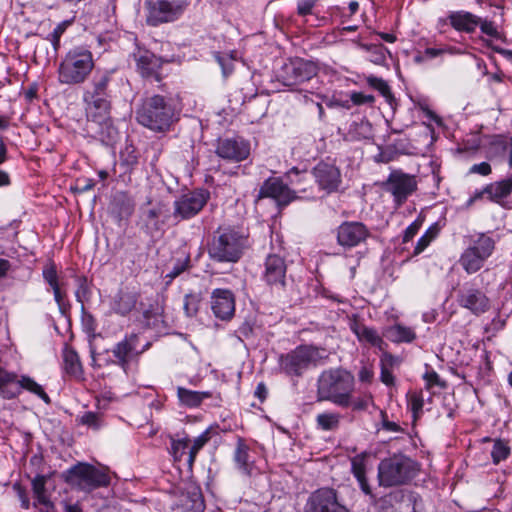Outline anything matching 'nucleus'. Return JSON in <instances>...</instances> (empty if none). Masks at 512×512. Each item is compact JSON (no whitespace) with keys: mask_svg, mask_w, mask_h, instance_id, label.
<instances>
[{"mask_svg":"<svg viewBox=\"0 0 512 512\" xmlns=\"http://www.w3.org/2000/svg\"><path fill=\"white\" fill-rule=\"evenodd\" d=\"M48 480V476L43 474H37L31 482L32 490L35 498L41 504H47L48 499L46 496V483Z\"/></svg>","mask_w":512,"mask_h":512,"instance_id":"47","label":"nucleus"},{"mask_svg":"<svg viewBox=\"0 0 512 512\" xmlns=\"http://www.w3.org/2000/svg\"><path fill=\"white\" fill-rule=\"evenodd\" d=\"M382 188L392 195L395 205L400 207L416 190L417 182L413 176L394 170L383 182Z\"/></svg>","mask_w":512,"mask_h":512,"instance_id":"10","label":"nucleus"},{"mask_svg":"<svg viewBox=\"0 0 512 512\" xmlns=\"http://www.w3.org/2000/svg\"><path fill=\"white\" fill-rule=\"evenodd\" d=\"M458 304L474 315L485 313L490 308V300L483 291L476 288L461 290L457 296Z\"/></svg>","mask_w":512,"mask_h":512,"instance_id":"21","label":"nucleus"},{"mask_svg":"<svg viewBox=\"0 0 512 512\" xmlns=\"http://www.w3.org/2000/svg\"><path fill=\"white\" fill-rule=\"evenodd\" d=\"M507 140L502 137H494L486 151V156L491 161L502 162L507 157Z\"/></svg>","mask_w":512,"mask_h":512,"instance_id":"37","label":"nucleus"},{"mask_svg":"<svg viewBox=\"0 0 512 512\" xmlns=\"http://www.w3.org/2000/svg\"><path fill=\"white\" fill-rule=\"evenodd\" d=\"M95 67L92 52L85 47H74L62 58L57 79L62 85L76 86L85 83Z\"/></svg>","mask_w":512,"mask_h":512,"instance_id":"2","label":"nucleus"},{"mask_svg":"<svg viewBox=\"0 0 512 512\" xmlns=\"http://www.w3.org/2000/svg\"><path fill=\"white\" fill-rule=\"evenodd\" d=\"M191 440L185 436L182 438L170 437L169 453L175 462H180L185 455L188 456Z\"/></svg>","mask_w":512,"mask_h":512,"instance_id":"40","label":"nucleus"},{"mask_svg":"<svg viewBox=\"0 0 512 512\" xmlns=\"http://www.w3.org/2000/svg\"><path fill=\"white\" fill-rule=\"evenodd\" d=\"M366 82L374 90H377L389 104H392V101L394 100V97L391 93L390 87L388 83L379 77H376L374 75H369L366 77Z\"/></svg>","mask_w":512,"mask_h":512,"instance_id":"46","label":"nucleus"},{"mask_svg":"<svg viewBox=\"0 0 512 512\" xmlns=\"http://www.w3.org/2000/svg\"><path fill=\"white\" fill-rule=\"evenodd\" d=\"M85 104L86 114L95 122L105 121L111 109L110 98L82 99Z\"/></svg>","mask_w":512,"mask_h":512,"instance_id":"27","label":"nucleus"},{"mask_svg":"<svg viewBox=\"0 0 512 512\" xmlns=\"http://www.w3.org/2000/svg\"><path fill=\"white\" fill-rule=\"evenodd\" d=\"M77 290H76V298L79 302H83L90 297L91 291L88 279L85 276H77Z\"/></svg>","mask_w":512,"mask_h":512,"instance_id":"53","label":"nucleus"},{"mask_svg":"<svg viewBox=\"0 0 512 512\" xmlns=\"http://www.w3.org/2000/svg\"><path fill=\"white\" fill-rule=\"evenodd\" d=\"M191 258H177L176 261H169L165 264L163 273L165 272L164 279H166V285L180 276L185 271L192 267Z\"/></svg>","mask_w":512,"mask_h":512,"instance_id":"34","label":"nucleus"},{"mask_svg":"<svg viewBox=\"0 0 512 512\" xmlns=\"http://www.w3.org/2000/svg\"><path fill=\"white\" fill-rule=\"evenodd\" d=\"M487 192L489 201L504 205L505 199L512 193V175L488 184Z\"/></svg>","mask_w":512,"mask_h":512,"instance_id":"30","label":"nucleus"},{"mask_svg":"<svg viewBox=\"0 0 512 512\" xmlns=\"http://www.w3.org/2000/svg\"><path fill=\"white\" fill-rule=\"evenodd\" d=\"M69 21H63L59 23L54 30L48 35V40L52 43L55 50L60 46V38L67 29Z\"/></svg>","mask_w":512,"mask_h":512,"instance_id":"57","label":"nucleus"},{"mask_svg":"<svg viewBox=\"0 0 512 512\" xmlns=\"http://www.w3.org/2000/svg\"><path fill=\"white\" fill-rule=\"evenodd\" d=\"M510 454V447L508 444L502 440H496L494 442L491 457L494 464L500 463L502 460H505Z\"/></svg>","mask_w":512,"mask_h":512,"instance_id":"50","label":"nucleus"},{"mask_svg":"<svg viewBox=\"0 0 512 512\" xmlns=\"http://www.w3.org/2000/svg\"><path fill=\"white\" fill-rule=\"evenodd\" d=\"M62 478L71 487L85 492L110 484V476L105 471L85 462H78L64 471Z\"/></svg>","mask_w":512,"mask_h":512,"instance_id":"7","label":"nucleus"},{"mask_svg":"<svg viewBox=\"0 0 512 512\" xmlns=\"http://www.w3.org/2000/svg\"><path fill=\"white\" fill-rule=\"evenodd\" d=\"M200 298L196 294H187L184 298V310L187 316H195L199 310Z\"/></svg>","mask_w":512,"mask_h":512,"instance_id":"55","label":"nucleus"},{"mask_svg":"<svg viewBox=\"0 0 512 512\" xmlns=\"http://www.w3.org/2000/svg\"><path fill=\"white\" fill-rule=\"evenodd\" d=\"M177 396L181 404L195 408L200 406L205 399L211 398L212 393L210 391H193L184 387H178Z\"/></svg>","mask_w":512,"mask_h":512,"instance_id":"32","label":"nucleus"},{"mask_svg":"<svg viewBox=\"0 0 512 512\" xmlns=\"http://www.w3.org/2000/svg\"><path fill=\"white\" fill-rule=\"evenodd\" d=\"M341 418L338 412H323L316 416V425L323 431H335L340 426Z\"/></svg>","mask_w":512,"mask_h":512,"instance_id":"38","label":"nucleus"},{"mask_svg":"<svg viewBox=\"0 0 512 512\" xmlns=\"http://www.w3.org/2000/svg\"><path fill=\"white\" fill-rule=\"evenodd\" d=\"M79 423L98 430L103 424V419L99 413L88 411L79 417Z\"/></svg>","mask_w":512,"mask_h":512,"instance_id":"51","label":"nucleus"},{"mask_svg":"<svg viewBox=\"0 0 512 512\" xmlns=\"http://www.w3.org/2000/svg\"><path fill=\"white\" fill-rule=\"evenodd\" d=\"M304 512H349V510L339 502L335 489L319 488L308 497Z\"/></svg>","mask_w":512,"mask_h":512,"instance_id":"11","label":"nucleus"},{"mask_svg":"<svg viewBox=\"0 0 512 512\" xmlns=\"http://www.w3.org/2000/svg\"><path fill=\"white\" fill-rule=\"evenodd\" d=\"M382 355L380 357V369H388L392 370L394 366H397L401 363V359L398 356H394L389 353L387 349L380 350Z\"/></svg>","mask_w":512,"mask_h":512,"instance_id":"58","label":"nucleus"},{"mask_svg":"<svg viewBox=\"0 0 512 512\" xmlns=\"http://www.w3.org/2000/svg\"><path fill=\"white\" fill-rule=\"evenodd\" d=\"M354 390V375L342 367L322 371L317 380L318 401H330L338 407Z\"/></svg>","mask_w":512,"mask_h":512,"instance_id":"3","label":"nucleus"},{"mask_svg":"<svg viewBox=\"0 0 512 512\" xmlns=\"http://www.w3.org/2000/svg\"><path fill=\"white\" fill-rule=\"evenodd\" d=\"M378 509H393L397 512L416 511L414 496L405 490H393L381 497L377 502Z\"/></svg>","mask_w":512,"mask_h":512,"instance_id":"18","label":"nucleus"},{"mask_svg":"<svg viewBox=\"0 0 512 512\" xmlns=\"http://www.w3.org/2000/svg\"><path fill=\"white\" fill-rule=\"evenodd\" d=\"M134 60L136 62V67L138 72L144 78H154L156 81H160L161 74L160 69L164 60L160 57H157L155 54L150 52L149 50L138 48L136 52H134ZM168 60H165L167 62Z\"/></svg>","mask_w":512,"mask_h":512,"instance_id":"19","label":"nucleus"},{"mask_svg":"<svg viewBox=\"0 0 512 512\" xmlns=\"http://www.w3.org/2000/svg\"><path fill=\"white\" fill-rule=\"evenodd\" d=\"M420 470L419 464L404 454H393L382 459L378 465V481L383 487L409 483Z\"/></svg>","mask_w":512,"mask_h":512,"instance_id":"5","label":"nucleus"},{"mask_svg":"<svg viewBox=\"0 0 512 512\" xmlns=\"http://www.w3.org/2000/svg\"><path fill=\"white\" fill-rule=\"evenodd\" d=\"M408 406L413 413V418L416 420L422 412L424 400L420 393H411L408 396Z\"/></svg>","mask_w":512,"mask_h":512,"instance_id":"54","label":"nucleus"},{"mask_svg":"<svg viewBox=\"0 0 512 512\" xmlns=\"http://www.w3.org/2000/svg\"><path fill=\"white\" fill-rule=\"evenodd\" d=\"M312 174L319 189L328 194L337 191L342 182L340 169L332 162H319Z\"/></svg>","mask_w":512,"mask_h":512,"instance_id":"14","label":"nucleus"},{"mask_svg":"<svg viewBox=\"0 0 512 512\" xmlns=\"http://www.w3.org/2000/svg\"><path fill=\"white\" fill-rule=\"evenodd\" d=\"M495 242L493 238L487 234H479L473 241L470 250L473 256H490L493 252Z\"/></svg>","mask_w":512,"mask_h":512,"instance_id":"36","label":"nucleus"},{"mask_svg":"<svg viewBox=\"0 0 512 512\" xmlns=\"http://www.w3.org/2000/svg\"><path fill=\"white\" fill-rule=\"evenodd\" d=\"M215 59L221 66L224 77L229 76L234 70V62L240 59V55L237 51H231L229 53H216Z\"/></svg>","mask_w":512,"mask_h":512,"instance_id":"45","label":"nucleus"},{"mask_svg":"<svg viewBox=\"0 0 512 512\" xmlns=\"http://www.w3.org/2000/svg\"><path fill=\"white\" fill-rule=\"evenodd\" d=\"M372 403V396L355 397L354 392H350L343 403L339 405L340 408L346 409L351 408L352 411L361 412L366 411L369 404Z\"/></svg>","mask_w":512,"mask_h":512,"instance_id":"41","label":"nucleus"},{"mask_svg":"<svg viewBox=\"0 0 512 512\" xmlns=\"http://www.w3.org/2000/svg\"><path fill=\"white\" fill-rule=\"evenodd\" d=\"M190 5L191 0H145L143 5L145 22L150 27L176 22Z\"/></svg>","mask_w":512,"mask_h":512,"instance_id":"6","label":"nucleus"},{"mask_svg":"<svg viewBox=\"0 0 512 512\" xmlns=\"http://www.w3.org/2000/svg\"><path fill=\"white\" fill-rule=\"evenodd\" d=\"M210 440L209 430H205L202 434L196 437L192 444L189 445L187 465L191 470L193 464L196 460L198 452L205 446V444Z\"/></svg>","mask_w":512,"mask_h":512,"instance_id":"44","label":"nucleus"},{"mask_svg":"<svg viewBox=\"0 0 512 512\" xmlns=\"http://www.w3.org/2000/svg\"><path fill=\"white\" fill-rule=\"evenodd\" d=\"M338 134L348 142L366 141L373 139L374 131L372 124L364 118L352 121L346 131L338 129Z\"/></svg>","mask_w":512,"mask_h":512,"instance_id":"23","label":"nucleus"},{"mask_svg":"<svg viewBox=\"0 0 512 512\" xmlns=\"http://www.w3.org/2000/svg\"><path fill=\"white\" fill-rule=\"evenodd\" d=\"M19 376L0 367V395L4 399H13L19 395Z\"/></svg>","mask_w":512,"mask_h":512,"instance_id":"31","label":"nucleus"},{"mask_svg":"<svg viewBox=\"0 0 512 512\" xmlns=\"http://www.w3.org/2000/svg\"><path fill=\"white\" fill-rule=\"evenodd\" d=\"M350 99L343 102H331L330 106L338 105L346 109H350L352 105H363V104H373L375 101V97L371 94H365L363 92L353 91L350 93Z\"/></svg>","mask_w":512,"mask_h":512,"instance_id":"43","label":"nucleus"},{"mask_svg":"<svg viewBox=\"0 0 512 512\" xmlns=\"http://www.w3.org/2000/svg\"><path fill=\"white\" fill-rule=\"evenodd\" d=\"M439 229L437 225L430 226L427 231L420 237L416 246H415V254L422 253L428 245L436 238L438 235Z\"/></svg>","mask_w":512,"mask_h":512,"instance_id":"48","label":"nucleus"},{"mask_svg":"<svg viewBox=\"0 0 512 512\" xmlns=\"http://www.w3.org/2000/svg\"><path fill=\"white\" fill-rule=\"evenodd\" d=\"M251 153L250 142L243 138H226L220 140L216 147V154L231 162L246 160Z\"/></svg>","mask_w":512,"mask_h":512,"instance_id":"15","label":"nucleus"},{"mask_svg":"<svg viewBox=\"0 0 512 512\" xmlns=\"http://www.w3.org/2000/svg\"><path fill=\"white\" fill-rule=\"evenodd\" d=\"M350 329L360 343L368 344L379 350H385L388 348L387 342L383 339V334H379L375 328L369 327L363 322L354 319L350 323Z\"/></svg>","mask_w":512,"mask_h":512,"instance_id":"22","label":"nucleus"},{"mask_svg":"<svg viewBox=\"0 0 512 512\" xmlns=\"http://www.w3.org/2000/svg\"><path fill=\"white\" fill-rule=\"evenodd\" d=\"M135 114L139 124L155 132L168 131L178 120L174 106L160 95L144 99Z\"/></svg>","mask_w":512,"mask_h":512,"instance_id":"1","label":"nucleus"},{"mask_svg":"<svg viewBox=\"0 0 512 512\" xmlns=\"http://www.w3.org/2000/svg\"><path fill=\"white\" fill-rule=\"evenodd\" d=\"M138 292L129 287L119 289L112 303V309L115 313L125 316L129 314L138 301Z\"/></svg>","mask_w":512,"mask_h":512,"instance_id":"26","label":"nucleus"},{"mask_svg":"<svg viewBox=\"0 0 512 512\" xmlns=\"http://www.w3.org/2000/svg\"><path fill=\"white\" fill-rule=\"evenodd\" d=\"M63 367L64 371L72 377L80 378L82 375V364L77 352L67 346L63 350Z\"/></svg>","mask_w":512,"mask_h":512,"instance_id":"35","label":"nucleus"},{"mask_svg":"<svg viewBox=\"0 0 512 512\" xmlns=\"http://www.w3.org/2000/svg\"><path fill=\"white\" fill-rule=\"evenodd\" d=\"M469 173L487 176L491 173V166L487 162H481L479 164H474L469 169Z\"/></svg>","mask_w":512,"mask_h":512,"instance_id":"64","label":"nucleus"},{"mask_svg":"<svg viewBox=\"0 0 512 512\" xmlns=\"http://www.w3.org/2000/svg\"><path fill=\"white\" fill-rule=\"evenodd\" d=\"M483 260L484 258H460L459 263L468 274H472L483 267Z\"/></svg>","mask_w":512,"mask_h":512,"instance_id":"56","label":"nucleus"},{"mask_svg":"<svg viewBox=\"0 0 512 512\" xmlns=\"http://www.w3.org/2000/svg\"><path fill=\"white\" fill-rule=\"evenodd\" d=\"M351 471L355 478L366 474V466L362 457L356 456L351 460Z\"/></svg>","mask_w":512,"mask_h":512,"instance_id":"61","label":"nucleus"},{"mask_svg":"<svg viewBox=\"0 0 512 512\" xmlns=\"http://www.w3.org/2000/svg\"><path fill=\"white\" fill-rule=\"evenodd\" d=\"M374 378V371L371 365H363L358 372V379L362 383L370 384Z\"/></svg>","mask_w":512,"mask_h":512,"instance_id":"63","label":"nucleus"},{"mask_svg":"<svg viewBox=\"0 0 512 512\" xmlns=\"http://www.w3.org/2000/svg\"><path fill=\"white\" fill-rule=\"evenodd\" d=\"M151 347V342L146 341L141 344L140 336L136 333L125 335L112 348V354L115 357L114 363L118 365L124 373L128 374L133 362L138 363L139 357Z\"/></svg>","mask_w":512,"mask_h":512,"instance_id":"8","label":"nucleus"},{"mask_svg":"<svg viewBox=\"0 0 512 512\" xmlns=\"http://www.w3.org/2000/svg\"><path fill=\"white\" fill-rule=\"evenodd\" d=\"M286 264L284 258H266L264 280L269 286H285Z\"/></svg>","mask_w":512,"mask_h":512,"instance_id":"25","label":"nucleus"},{"mask_svg":"<svg viewBox=\"0 0 512 512\" xmlns=\"http://www.w3.org/2000/svg\"><path fill=\"white\" fill-rule=\"evenodd\" d=\"M248 236L243 230L226 228L215 239L209 249V256H238L249 248Z\"/></svg>","mask_w":512,"mask_h":512,"instance_id":"9","label":"nucleus"},{"mask_svg":"<svg viewBox=\"0 0 512 512\" xmlns=\"http://www.w3.org/2000/svg\"><path fill=\"white\" fill-rule=\"evenodd\" d=\"M328 358L329 352L326 348L302 344L287 353L280 354L278 367L281 373L299 378L310 366H317Z\"/></svg>","mask_w":512,"mask_h":512,"instance_id":"4","label":"nucleus"},{"mask_svg":"<svg viewBox=\"0 0 512 512\" xmlns=\"http://www.w3.org/2000/svg\"><path fill=\"white\" fill-rule=\"evenodd\" d=\"M478 26H480L482 33L497 40L502 39L501 33L498 31L497 26L492 21L482 20L481 18H479Z\"/></svg>","mask_w":512,"mask_h":512,"instance_id":"59","label":"nucleus"},{"mask_svg":"<svg viewBox=\"0 0 512 512\" xmlns=\"http://www.w3.org/2000/svg\"><path fill=\"white\" fill-rule=\"evenodd\" d=\"M250 448L243 438H238L234 451V462L238 470L246 476H251L255 468L254 461L250 459Z\"/></svg>","mask_w":512,"mask_h":512,"instance_id":"28","label":"nucleus"},{"mask_svg":"<svg viewBox=\"0 0 512 512\" xmlns=\"http://www.w3.org/2000/svg\"><path fill=\"white\" fill-rule=\"evenodd\" d=\"M361 48L369 53V60L377 65H384L387 56H390L389 50L382 44H362Z\"/></svg>","mask_w":512,"mask_h":512,"instance_id":"42","label":"nucleus"},{"mask_svg":"<svg viewBox=\"0 0 512 512\" xmlns=\"http://www.w3.org/2000/svg\"><path fill=\"white\" fill-rule=\"evenodd\" d=\"M423 379L426 382V389H428V390L433 388L434 386H438L440 388H445L446 387V382L443 381L440 378V376L438 375V373L436 371H434V370L427 371L423 375Z\"/></svg>","mask_w":512,"mask_h":512,"instance_id":"60","label":"nucleus"},{"mask_svg":"<svg viewBox=\"0 0 512 512\" xmlns=\"http://www.w3.org/2000/svg\"><path fill=\"white\" fill-rule=\"evenodd\" d=\"M211 309L216 318L229 321L235 313V297L228 289H215L211 295Z\"/></svg>","mask_w":512,"mask_h":512,"instance_id":"20","label":"nucleus"},{"mask_svg":"<svg viewBox=\"0 0 512 512\" xmlns=\"http://www.w3.org/2000/svg\"><path fill=\"white\" fill-rule=\"evenodd\" d=\"M442 55H444V50H441V48L428 47L423 51H418L414 56V61L418 64H422Z\"/></svg>","mask_w":512,"mask_h":512,"instance_id":"52","label":"nucleus"},{"mask_svg":"<svg viewBox=\"0 0 512 512\" xmlns=\"http://www.w3.org/2000/svg\"><path fill=\"white\" fill-rule=\"evenodd\" d=\"M298 191L303 193V195L297 196L296 192L292 191L281 179L269 178L261 186L259 196L274 199L280 207L287 206L297 198L309 199L314 197L313 195L306 194L305 188L299 189Z\"/></svg>","mask_w":512,"mask_h":512,"instance_id":"12","label":"nucleus"},{"mask_svg":"<svg viewBox=\"0 0 512 512\" xmlns=\"http://www.w3.org/2000/svg\"><path fill=\"white\" fill-rule=\"evenodd\" d=\"M383 336L393 343H411L416 339V333L413 328L396 323L387 326L383 330Z\"/></svg>","mask_w":512,"mask_h":512,"instance_id":"29","label":"nucleus"},{"mask_svg":"<svg viewBox=\"0 0 512 512\" xmlns=\"http://www.w3.org/2000/svg\"><path fill=\"white\" fill-rule=\"evenodd\" d=\"M318 0H298L297 1V13L300 16H307L312 13L313 8L317 4Z\"/></svg>","mask_w":512,"mask_h":512,"instance_id":"62","label":"nucleus"},{"mask_svg":"<svg viewBox=\"0 0 512 512\" xmlns=\"http://www.w3.org/2000/svg\"><path fill=\"white\" fill-rule=\"evenodd\" d=\"M369 236L368 228L361 222L346 221L337 228V242L345 248L358 246Z\"/></svg>","mask_w":512,"mask_h":512,"instance_id":"16","label":"nucleus"},{"mask_svg":"<svg viewBox=\"0 0 512 512\" xmlns=\"http://www.w3.org/2000/svg\"><path fill=\"white\" fill-rule=\"evenodd\" d=\"M209 192L196 189L183 193L174 203L175 215L181 219H188L198 214L209 199Z\"/></svg>","mask_w":512,"mask_h":512,"instance_id":"13","label":"nucleus"},{"mask_svg":"<svg viewBox=\"0 0 512 512\" xmlns=\"http://www.w3.org/2000/svg\"><path fill=\"white\" fill-rule=\"evenodd\" d=\"M449 18L451 25L459 31L472 32L479 25V17L469 12H455Z\"/></svg>","mask_w":512,"mask_h":512,"instance_id":"33","label":"nucleus"},{"mask_svg":"<svg viewBox=\"0 0 512 512\" xmlns=\"http://www.w3.org/2000/svg\"><path fill=\"white\" fill-rule=\"evenodd\" d=\"M42 276L51 288L60 286L57 267L53 261H49L45 264L42 270Z\"/></svg>","mask_w":512,"mask_h":512,"instance_id":"49","label":"nucleus"},{"mask_svg":"<svg viewBox=\"0 0 512 512\" xmlns=\"http://www.w3.org/2000/svg\"><path fill=\"white\" fill-rule=\"evenodd\" d=\"M110 81V72H97L90 84L84 89L82 99L111 98L108 89Z\"/></svg>","mask_w":512,"mask_h":512,"instance_id":"24","label":"nucleus"},{"mask_svg":"<svg viewBox=\"0 0 512 512\" xmlns=\"http://www.w3.org/2000/svg\"><path fill=\"white\" fill-rule=\"evenodd\" d=\"M18 386H19V394L23 390H26V391L38 396L39 398H41L45 403H50V397L44 391L42 386L39 385L37 382H35L29 376L22 375L21 377H19Z\"/></svg>","mask_w":512,"mask_h":512,"instance_id":"39","label":"nucleus"},{"mask_svg":"<svg viewBox=\"0 0 512 512\" xmlns=\"http://www.w3.org/2000/svg\"><path fill=\"white\" fill-rule=\"evenodd\" d=\"M284 84L293 86L310 80L316 75L317 66L311 61L296 59L284 66Z\"/></svg>","mask_w":512,"mask_h":512,"instance_id":"17","label":"nucleus"}]
</instances>
